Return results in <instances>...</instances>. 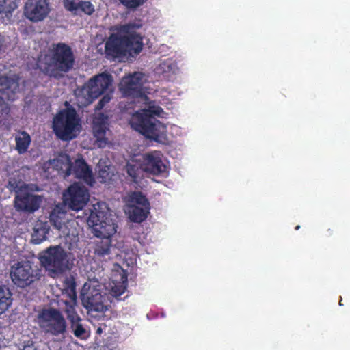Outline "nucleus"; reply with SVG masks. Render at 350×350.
I'll return each mask as SVG.
<instances>
[{"label": "nucleus", "instance_id": "1", "mask_svg": "<svg viewBox=\"0 0 350 350\" xmlns=\"http://www.w3.org/2000/svg\"><path fill=\"white\" fill-rule=\"evenodd\" d=\"M141 24L129 23L115 27L105 43V53L108 59L121 57L129 53H139L143 48L142 37L135 32Z\"/></svg>", "mask_w": 350, "mask_h": 350}, {"label": "nucleus", "instance_id": "2", "mask_svg": "<svg viewBox=\"0 0 350 350\" xmlns=\"http://www.w3.org/2000/svg\"><path fill=\"white\" fill-rule=\"evenodd\" d=\"M75 62V55L66 43L53 44L48 53L42 55L38 61L40 71L50 78L60 79L71 70Z\"/></svg>", "mask_w": 350, "mask_h": 350}, {"label": "nucleus", "instance_id": "3", "mask_svg": "<svg viewBox=\"0 0 350 350\" xmlns=\"http://www.w3.org/2000/svg\"><path fill=\"white\" fill-rule=\"evenodd\" d=\"M163 109L150 103L148 109L135 112L130 120L132 129L138 131L146 137L159 142L165 132L166 127L154 116H160Z\"/></svg>", "mask_w": 350, "mask_h": 350}, {"label": "nucleus", "instance_id": "4", "mask_svg": "<svg viewBox=\"0 0 350 350\" xmlns=\"http://www.w3.org/2000/svg\"><path fill=\"white\" fill-rule=\"evenodd\" d=\"M100 215L103 213L92 212L88 220L94 235L98 238L94 243V252L98 258H109L112 250L115 249L111 237L116 232L118 226L111 219H101Z\"/></svg>", "mask_w": 350, "mask_h": 350}, {"label": "nucleus", "instance_id": "5", "mask_svg": "<svg viewBox=\"0 0 350 350\" xmlns=\"http://www.w3.org/2000/svg\"><path fill=\"white\" fill-rule=\"evenodd\" d=\"M68 106L61 109L53 120V130L56 136L63 141H70L77 137L81 124L76 109L66 102Z\"/></svg>", "mask_w": 350, "mask_h": 350}, {"label": "nucleus", "instance_id": "6", "mask_svg": "<svg viewBox=\"0 0 350 350\" xmlns=\"http://www.w3.org/2000/svg\"><path fill=\"white\" fill-rule=\"evenodd\" d=\"M10 276L18 288H25L38 282L41 270L29 260L18 261L10 267Z\"/></svg>", "mask_w": 350, "mask_h": 350}, {"label": "nucleus", "instance_id": "7", "mask_svg": "<svg viewBox=\"0 0 350 350\" xmlns=\"http://www.w3.org/2000/svg\"><path fill=\"white\" fill-rule=\"evenodd\" d=\"M38 317L46 333L58 336L66 332V321L58 309L51 307L44 308L40 312Z\"/></svg>", "mask_w": 350, "mask_h": 350}, {"label": "nucleus", "instance_id": "8", "mask_svg": "<svg viewBox=\"0 0 350 350\" xmlns=\"http://www.w3.org/2000/svg\"><path fill=\"white\" fill-rule=\"evenodd\" d=\"M112 76L103 72L90 79L82 87L81 94L90 102L103 94L111 85Z\"/></svg>", "mask_w": 350, "mask_h": 350}, {"label": "nucleus", "instance_id": "9", "mask_svg": "<svg viewBox=\"0 0 350 350\" xmlns=\"http://www.w3.org/2000/svg\"><path fill=\"white\" fill-rule=\"evenodd\" d=\"M42 265L54 273H62L68 268L67 254L60 246L48 248L40 257Z\"/></svg>", "mask_w": 350, "mask_h": 350}, {"label": "nucleus", "instance_id": "10", "mask_svg": "<svg viewBox=\"0 0 350 350\" xmlns=\"http://www.w3.org/2000/svg\"><path fill=\"white\" fill-rule=\"evenodd\" d=\"M88 190L79 183L72 184L63 194V201L73 211L81 210L89 200Z\"/></svg>", "mask_w": 350, "mask_h": 350}, {"label": "nucleus", "instance_id": "11", "mask_svg": "<svg viewBox=\"0 0 350 350\" xmlns=\"http://www.w3.org/2000/svg\"><path fill=\"white\" fill-rule=\"evenodd\" d=\"M143 74L134 72L124 77L121 82L120 90L126 97L141 98L148 99V96L143 91Z\"/></svg>", "mask_w": 350, "mask_h": 350}, {"label": "nucleus", "instance_id": "12", "mask_svg": "<svg viewBox=\"0 0 350 350\" xmlns=\"http://www.w3.org/2000/svg\"><path fill=\"white\" fill-rule=\"evenodd\" d=\"M50 10L48 0H27L25 5L24 13L29 21L40 22L46 18Z\"/></svg>", "mask_w": 350, "mask_h": 350}, {"label": "nucleus", "instance_id": "13", "mask_svg": "<svg viewBox=\"0 0 350 350\" xmlns=\"http://www.w3.org/2000/svg\"><path fill=\"white\" fill-rule=\"evenodd\" d=\"M105 297L98 289L95 288L89 289L85 293L81 294L83 306L88 312H105L108 310L107 306L104 304Z\"/></svg>", "mask_w": 350, "mask_h": 350}, {"label": "nucleus", "instance_id": "14", "mask_svg": "<svg viewBox=\"0 0 350 350\" xmlns=\"http://www.w3.org/2000/svg\"><path fill=\"white\" fill-rule=\"evenodd\" d=\"M42 198L40 196L30 193L27 190L15 196L14 207L18 211L33 213L40 206Z\"/></svg>", "mask_w": 350, "mask_h": 350}, {"label": "nucleus", "instance_id": "15", "mask_svg": "<svg viewBox=\"0 0 350 350\" xmlns=\"http://www.w3.org/2000/svg\"><path fill=\"white\" fill-rule=\"evenodd\" d=\"M71 174L90 186H92L95 183L92 170L83 158L77 159L73 163H70L66 174Z\"/></svg>", "mask_w": 350, "mask_h": 350}, {"label": "nucleus", "instance_id": "16", "mask_svg": "<svg viewBox=\"0 0 350 350\" xmlns=\"http://www.w3.org/2000/svg\"><path fill=\"white\" fill-rule=\"evenodd\" d=\"M142 169L151 174L160 175L166 172L167 165L163 163L161 154L154 152L145 155Z\"/></svg>", "mask_w": 350, "mask_h": 350}, {"label": "nucleus", "instance_id": "17", "mask_svg": "<svg viewBox=\"0 0 350 350\" xmlns=\"http://www.w3.org/2000/svg\"><path fill=\"white\" fill-rule=\"evenodd\" d=\"M63 5L67 11L75 14L83 13L88 16H92L95 12V6L90 1L81 0L76 2L74 0H64Z\"/></svg>", "mask_w": 350, "mask_h": 350}, {"label": "nucleus", "instance_id": "18", "mask_svg": "<svg viewBox=\"0 0 350 350\" xmlns=\"http://www.w3.org/2000/svg\"><path fill=\"white\" fill-rule=\"evenodd\" d=\"M17 7L15 0H0V14L3 22L8 23L11 21L12 13Z\"/></svg>", "mask_w": 350, "mask_h": 350}, {"label": "nucleus", "instance_id": "19", "mask_svg": "<svg viewBox=\"0 0 350 350\" xmlns=\"http://www.w3.org/2000/svg\"><path fill=\"white\" fill-rule=\"evenodd\" d=\"M66 214L60 206H56L50 213V223L57 230H61L65 224Z\"/></svg>", "mask_w": 350, "mask_h": 350}, {"label": "nucleus", "instance_id": "20", "mask_svg": "<svg viewBox=\"0 0 350 350\" xmlns=\"http://www.w3.org/2000/svg\"><path fill=\"white\" fill-rule=\"evenodd\" d=\"M149 208L140 207L137 205H131L129 209V219L136 223H141L147 218Z\"/></svg>", "mask_w": 350, "mask_h": 350}, {"label": "nucleus", "instance_id": "21", "mask_svg": "<svg viewBox=\"0 0 350 350\" xmlns=\"http://www.w3.org/2000/svg\"><path fill=\"white\" fill-rule=\"evenodd\" d=\"M16 150L21 154L25 153L31 143V137L26 131H22L15 137Z\"/></svg>", "mask_w": 350, "mask_h": 350}, {"label": "nucleus", "instance_id": "22", "mask_svg": "<svg viewBox=\"0 0 350 350\" xmlns=\"http://www.w3.org/2000/svg\"><path fill=\"white\" fill-rule=\"evenodd\" d=\"M12 302V293L9 288L0 284V314L8 309Z\"/></svg>", "mask_w": 350, "mask_h": 350}, {"label": "nucleus", "instance_id": "23", "mask_svg": "<svg viewBox=\"0 0 350 350\" xmlns=\"http://www.w3.org/2000/svg\"><path fill=\"white\" fill-rule=\"evenodd\" d=\"M49 233V227L46 224H36L33 228L32 234V242L35 244H39L46 239V235Z\"/></svg>", "mask_w": 350, "mask_h": 350}, {"label": "nucleus", "instance_id": "24", "mask_svg": "<svg viewBox=\"0 0 350 350\" xmlns=\"http://www.w3.org/2000/svg\"><path fill=\"white\" fill-rule=\"evenodd\" d=\"M18 88V83L14 79L6 77H0V93L9 94V92L15 93Z\"/></svg>", "mask_w": 350, "mask_h": 350}, {"label": "nucleus", "instance_id": "25", "mask_svg": "<svg viewBox=\"0 0 350 350\" xmlns=\"http://www.w3.org/2000/svg\"><path fill=\"white\" fill-rule=\"evenodd\" d=\"M64 312L66 314L67 319L70 322L76 319H79V316L76 311L77 297H70L69 301H65Z\"/></svg>", "mask_w": 350, "mask_h": 350}, {"label": "nucleus", "instance_id": "26", "mask_svg": "<svg viewBox=\"0 0 350 350\" xmlns=\"http://www.w3.org/2000/svg\"><path fill=\"white\" fill-rule=\"evenodd\" d=\"M6 187L10 192H14L16 195L21 194L27 189V185L23 180L16 178H10Z\"/></svg>", "mask_w": 350, "mask_h": 350}, {"label": "nucleus", "instance_id": "27", "mask_svg": "<svg viewBox=\"0 0 350 350\" xmlns=\"http://www.w3.org/2000/svg\"><path fill=\"white\" fill-rule=\"evenodd\" d=\"M81 317H79V319L70 321V328L73 332L74 335L77 338L80 339H85L87 337V332L86 329L83 327V325L81 323Z\"/></svg>", "mask_w": 350, "mask_h": 350}, {"label": "nucleus", "instance_id": "28", "mask_svg": "<svg viewBox=\"0 0 350 350\" xmlns=\"http://www.w3.org/2000/svg\"><path fill=\"white\" fill-rule=\"evenodd\" d=\"M64 289L70 297H77L76 282L72 276L66 277L64 282Z\"/></svg>", "mask_w": 350, "mask_h": 350}, {"label": "nucleus", "instance_id": "29", "mask_svg": "<svg viewBox=\"0 0 350 350\" xmlns=\"http://www.w3.org/2000/svg\"><path fill=\"white\" fill-rule=\"evenodd\" d=\"M131 202L141 206L140 207L149 208V202L146 196L140 191L133 192L131 196Z\"/></svg>", "mask_w": 350, "mask_h": 350}, {"label": "nucleus", "instance_id": "30", "mask_svg": "<svg viewBox=\"0 0 350 350\" xmlns=\"http://www.w3.org/2000/svg\"><path fill=\"white\" fill-rule=\"evenodd\" d=\"M126 170L128 175L132 178V180L136 183L141 172L139 166L136 164L127 163Z\"/></svg>", "mask_w": 350, "mask_h": 350}, {"label": "nucleus", "instance_id": "31", "mask_svg": "<svg viewBox=\"0 0 350 350\" xmlns=\"http://www.w3.org/2000/svg\"><path fill=\"white\" fill-rule=\"evenodd\" d=\"M147 0H119V1L129 9H136L142 5Z\"/></svg>", "mask_w": 350, "mask_h": 350}, {"label": "nucleus", "instance_id": "32", "mask_svg": "<svg viewBox=\"0 0 350 350\" xmlns=\"http://www.w3.org/2000/svg\"><path fill=\"white\" fill-rule=\"evenodd\" d=\"M94 133L98 140L102 141L103 139H105L106 131L103 125H95L94 127Z\"/></svg>", "mask_w": 350, "mask_h": 350}, {"label": "nucleus", "instance_id": "33", "mask_svg": "<svg viewBox=\"0 0 350 350\" xmlns=\"http://www.w3.org/2000/svg\"><path fill=\"white\" fill-rule=\"evenodd\" d=\"M126 282H123V284L120 285H115L112 289V293L113 296L115 297H120L122 294L124 293L126 289V284H125Z\"/></svg>", "mask_w": 350, "mask_h": 350}, {"label": "nucleus", "instance_id": "34", "mask_svg": "<svg viewBox=\"0 0 350 350\" xmlns=\"http://www.w3.org/2000/svg\"><path fill=\"white\" fill-rule=\"evenodd\" d=\"M111 98V97L109 94L104 95L102 97V98L99 100V102L98 103L96 108L98 109H101L102 108H103L105 107V105L107 103H108L110 101Z\"/></svg>", "mask_w": 350, "mask_h": 350}, {"label": "nucleus", "instance_id": "35", "mask_svg": "<svg viewBox=\"0 0 350 350\" xmlns=\"http://www.w3.org/2000/svg\"><path fill=\"white\" fill-rule=\"evenodd\" d=\"M19 350H37V348L35 347L33 342L28 340L27 343L23 345V348Z\"/></svg>", "mask_w": 350, "mask_h": 350}, {"label": "nucleus", "instance_id": "36", "mask_svg": "<svg viewBox=\"0 0 350 350\" xmlns=\"http://www.w3.org/2000/svg\"><path fill=\"white\" fill-rule=\"evenodd\" d=\"M105 173H106L105 170H100L99 172V176L103 178L102 182H105L106 181V178H107L104 176V174H105Z\"/></svg>", "mask_w": 350, "mask_h": 350}, {"label": "nucleus", "instance_id": "37", "mask_svg": "<svg viewBox=\"0 0 350 350\" xmlns=\"http://www.w3.org/2000/svg\"><path fill=\"white\" fill-rule=\"evenodd\" d=\"M102 332H103V330H102V328H101V327H98V328L97 329V330H96V333H97V334H101V333H102Z\"/></svg>", "mask_w": 350, "mask_h": 350}, {"label": "nucleus", "instance_id": "38", "mask_svg": "<svg viewBox=\"0 0 350 350\" xmlns=\"http://www.w3.org/2000/svg\"><path fill=\"white\" fill-rule=\"evenodd\" d=\"M327 232H329V236H331L332 234V230L331 229H328Z\"/></svg>", "mask_w": 350, "mask_h": 350}, {"label": "nucleus", "instance_id": "39", "mask_svg": "<svg viewBox=\"0 0 350 350\" xmlns=\"http://www.w3.org/2000/svg\"><path fill=\"white\" fill-rule=\"evenodd\" d=\"M299 228H300V226L299 225L296 226L295 228V229L296 230H298Z\"/></svg>", "mask_w": 350, "mask_h": 350}, {"label": "nucleus", "instance_id": "40", "mask_svg": "<svg viewBox=\"0 0 350 350\" xmlns=\"http://www.w3.org/2000/svg\"><path fill=\"white\" fill-rule=\"evenodd\" d=\"M3 98L0 96V104L1 103Z\"/></svg>", "mask_w": 350, "mask_h": 350}, {"label": "nucleus", "instance_id": "41", "mask_svg": "<svg viewBox=\"0 0 350 350\" xmlns=\"http://www.w3.org/2000/svg\"><path fill=\"white\" fill-rule=\"evenodd\" d=\"M342 300L340 301V303L339 304L341 306L342 305V302H341Z\"/></svg>", "mask_w": 350, "mask_h": 350}]
</instances>
